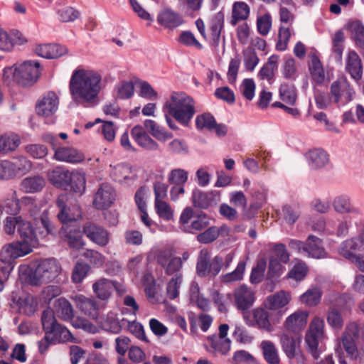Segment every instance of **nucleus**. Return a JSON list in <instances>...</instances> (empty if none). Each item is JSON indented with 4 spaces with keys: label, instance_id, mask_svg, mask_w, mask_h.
I'll use <instances>...</instances> for the list:
<instances>
[{
    "label": "nucleus",
    "instance_id": "obj_38",
    "mask_svg": "<svg viewBox=\"0 0 364 364\" xmlns=\"http://www.w3.org/2000/svg\"><path fill=\"white\" fill-rule=\"evenodd\" d=\"M263 356L268 364H279L280 359L275 345L270 341H263L260 344Z\"/></svg>",
    "mask_w": 364,
    "mask_h": 364
},
{
    "label": "nucleus",
    "instance_id": "obj_24",
    "mask_svg": "<svg viewBox=\"0 0 364 364\" xmlns=\"http://www.w3.org/2000/svg\"><path fill=\"white\" fill-rule=\"evenodd\" d=\"M157 21L160 25L168 29H173L183 23L182 16L170 9L161 11L158 14Z\"/></svg>",
    "mask_w": 364,
    "mask_h": 364
},
{
    "label": "nucleus",
    "instance_id": "obj_56",
    "mask_svg": "<svg viewBox=\"0 0 364 364\" xmlns=\"http://www.w3.org/2000/svg\"><path fill=\"white\" fill-rule=\"evenodd\" d=\"M188 173L183 168H174L168 174V181L171 185H185L188 181Z\"/></svg>",
    "mask_w": 364,
    "mask_h": 364
},
{
    "label": "nucleus",
    "instance_id": "obj_45",
    "mask_svg": "<svg viewBox=\"0 0 364 364\" xmlns=\"http://www.w3.org/2000/svg\"><path fill=\"white\" fill-rule=\"evenodd\" d=\"M282 215L287 223L292 225L301 215V207L298 203L287 204L282 207Z\"/></svg>",
    "mask_w": 364,
    "mask_h": 364
},
{
    "label": "nucleus",
    "instance_id": "obj_18",
    "mask_svg": "<svg viewBox=\"0 0 364 364\" xmlns=\"http://www.w3.org/2000/svg\"><path fill=\"white\" fill-rule=\"evenodd\" d=\"M224 27V14L221 11L216 13L210 19L209 25V36H207L210 46L218 48L221 38V32Z\"/></svg>",
    "mask_w": 364,
    "mask_h": 364
},
{
    "label": "nucleus",
    "instance_id": "obj_37",
    "mask_svg": "<svg viewBox=\"0 0 364 364\" xmlns=\"http://www.w3.org/2000/svg\"><path fill=\"white\" fill-rule=\"evenodd\" d=\"M46 185L43 177L33 176L24 178L21 182L22 190L26 193H36L41 191Z\"/></svg>",
    "mask_w": 364,
    "mask_h": 364
},
{
    "label": "nucleus",
    "instance_id": "obj_11",
    "mask_svg": "<svg viewBox=\"0 0 364 364\" xmlns=\"http://www.w3.org/2000/svg\"><path fill=\"white\" fill-rule=\"evenodd\" d=\"M341 256L346 259L364 257V229L355 237L343 241L338 249Z\"/></svg>",
    "mask_w": 364,
    "mask_h": 364
},
{
    "label": "nucleus",
    "instance_id": "obj_19",
    "mask_svg": "<svg viewBox=\"0 0 364 364\" xmlns=\"http://www.w3.org/2000/svg\"><path fill=\"white\" fill-rule=\"evenodd\" d=\"M332 205L335 212L338 214H352L353 215L362 214L361 209L355 206L353 203L351 198L346 194L336 196L333 200Z\"/></svg>",
    "mask_w": 364,
    "mask_h": 364
},
{
    "label": "nucleus",
    "instance_id": "obj_10",
    "mask_svg": "<svg viewBox=\"0 0 364 364\" xmlns=\"http://www.w3.org/2000/svg\"><path fill=\"white\" fill-rule=\"evenodd\" d=\"M330 93L333 103L343 107L353 100L355 92L346 78L341 77L331 84Z\"/></svg>",
    "mask_w": 364,
    "mask_h": 364
},
{
    "label": "nucleus",
    "instance_id": "obj_5",
    "mask_svg": "<svg viewBox=\"0 0 364 364\" xmlns=\"http://www.w3.org/2000/svg\"><path fill=\"white\" fill-rule=\"evenodd\" d=\"M40 65L36 61L28 60L21 64H14L3 70L4 84L11 86L17 83L21 86H30L34 84L39 75Z\"/></svg>",
    "mask_w": 364,
    "mask_h": 364
},
{
    "label": "nucleus",
    "instance_id": "obj_12",
    "mask_svg": "<svg viewBox=\"0 0 364 364\" xmlns=\"http://www.w3.org/2000/svg\"><path fill=\"white\" fill-rule=\"evenodd\" d=\"M22 202L28 206V210L30 216L36 222V225H38V222L39 220L47 235L53 234L55 232V228L50 223L48 218V210H44L43 212H41V210L36 203L35 200L31 197L23 198Z\"/></svg>",
    "mask_w": 364,
    "mask_h": 364
},
{
    "label": "nucleus",
    "instance_id": "obj_47",
    "mask_svg": "<svg viewBox=\"0 0 364 364\" xmlns=\"http://www.w3.org/2000/svg\"><path fill=\"white\" fill-rule=\"evenodd\" d=\"M132 168L125 164H119L113 167L111 171L112 178L119 183H123L130 178Z\"/></svg>",
    "mask_w": 364,
    "mask_h": 364
},
{
    "label": "nucleus",
    "instance_id": "obj_29",
    "mask_svg": "<svg viewBox=\"0 0 364 364\" xmlns=\"http://www.w3.org/2000/svg\"><path fill=\"white\" fill-rule=\"evenodd\" d=\"M125 321L126 318L119 319L116 314L110 311L103 318L101 324L105 331L118 334L125 328Z\"/></svg>",
    "mask_w": 364,
    "mask_h": 364
},
{
    "label": "nucleus",
    "instance_id": "obj_27",
    "mask_svg": "<svg viewBox=\"0 0 364 364\" xmlns=\"http://www.w3.org/2000/svg\"><path fill=\"white\" fill-rule=\"evenodd\" d=\"M304 255L315 259H321L326 257L322 241L314 235H309L306 241Z\"/></svg>",
    "mask_w": 364,
    "mask_h": 364
},
{
    "label": "nucleus",
    "instance_id": "obj_4",
    "mask_svg": "<svg viewBox=\"0 0 364 364\" xmlns=\"http://www.w3.org/2000/svg\"><path fill=\"white\" fill-rule=\"evenodd\" d=\"M164 113L171 114L178 122L188 126L196 113L193 99L183 92H173L163 105Z\"/></svg>",
    "mask_w": 364,
    "mask_h": 364
},
{
    "label": "nucleus",
    "instance_id": "obj_59",
    "mask_svg": "<svg viewBox=\"0 0 364 364\" xmlns=\"http://www.w3.org/2000/svg\"><path fill=\"white\" fill-rule=\"evenodd\" d=\"M291 36V29L289 27L281 26L279 28L278 41L276 43V49L279 51H284L287 50Z\"/></svg>",
    "mask_w": 364,
    "mask_h": 364
},
{
    "label": "nucleus",
    "instance_id": "obj_21",
    "mask_svg": "<svg viewBox=\"0 0 364 364\" xmlns=\"http://www.w3.org/2000/svg\"><path fill=\"white\" fill-rule=\"evenodd\" d=\"M306 161L312 170L324 168L329 162V156L326 151L316 148L310 149L304 154Z\"/></svg>",
    "mask_w": 364,
    "mask_h": 364
},
{
    "label": "nucleus",
    "instance_id": "obj_23",
    "mask_svg": "<svg viewBox=\"0 0 364 364\" xmlns=\"http://www.w3.org/2000/svg\"><path fill=\"white\" fill-rule=\"evenodd\" d=\"M235 301L237 309L246 311L255 301L253 291L245 285H242L235 290Z\"/></svg>",
    "mask_w": 364,
    "mask_h": 364
},
{
    "label": "nucleus",
    "instance_id": "obj_25",
    "mask_svg": "<svg viewBox=\"0 0 364 364\" xmlns=\"http://www.w3.org/2000/svg\"><path fill=\"white\" fill-rule=\"evenodd\" d=\"M71 173L72 172L70 171L58 166L48 173V178L50 182L55 186L67 189L70 186Z\"/></svg>",
    "mask_w": 364,
    "mask_h": 364
},
{
    "label": "nucleus",
    "instance_id": "obj_42",
    "mask_svg": "<svg viewBox=\"0 0 364 364\" xmlns=\"http://www.w3.org/2000/svg\"><path fill=\"white\" fill-rule=\"evenodd\" d=\"M14 258L7 259L6 255L2 254V250L0 251V291L4 289V281L8 278L9 274L14 267Z\"/></svg>",
    "mask_w": 364,
    "mask_h": 364
},
{
    "label": "nucleus",
    "instance_id": "obj_8",
    "mask_svg": "<svg viewBox=\"0 0 364 364\" xmlns=\"http://www.w3.org/2000/svg\"><path fill=\"white\" fill-rule=\"evenodd\" d=\"M324 328V320L321 317L315 316L311 321L309 330L306 333L305 342L308 350L315 360L319 358L318 344L325 336Z\"/></svg>",
    "mask_w": 364,
    "mask_h": 364
},
{
    "label": "nucleus",
    "instance_id": "obj_54",
    "mask_svg": "<svg viewBox=\"0 0 364 364\" xmlns=\"http://www.w3.org/2000/svg\"><path fill=\"white\" fill-rule=\"evenodd\" d=\"M232 336L238 343L247 344L252 343L254 336L241 324H235Z\"/></svg>",
    "mask_w": 364,
    "mask_h": 364
},
{
    "label": "nucleus",
    "instance_id": "obj_58",
    "mask_svg": "<svg viewBox=\"0 0 364 364\" xmlns=\"http://www.w3.org/2000/svg\"><path fill=\"white\" fill-rule=\"evenodd\" d=\"M328 324L335 330H340L343 325L342 316L338 310L334 307L330 308L326 313Z\"/></svg>",
    "mask_w": 364,
    "mask_h": 364
},
{
    "label": "nucleus",
    "instance_id": "obj_30",
    "mask_svg": "<svg viewBox=\"0 0 364 364\" xmlns=\"http://www.w3.org/2000/svg\"><path fill=\"white\" fill-rule=\"evenodd\" d=\"M74 300L77 307L85 315L94 319L97 318V304L94 299L87 298L83 295H76Z\"/></svg>",
    "mask_w": 364,
    "mask_h": 364
},
{
    "label": "nucleus",
    "instance_id": "obj_34",
    "mask_svg": "<svg viewBox=\"0 0 364 364\" xmlns=\"http://www.w3.org/2000/svg\"><path fill=\"white\" fill-rule=\"evenodd\" d=\"M55 312L60 319L68 321L73 318L74 310L71 304L64 298H59L55 302Z\"/></svg>",
    "mask_w": 364,
    "mask_h": 364
},
{
    "label": "nucleus",
    "instance_id": "obj_35",
    "mask_svg": "<svg viewBox=\"0 0 364 364\" xmlns=\"http://www.w3.org/2000/svg\"><path fill=\"white\" fill-rule=\"evenodd\" d=\"M291 299L289 293L280 291L267 298L265 306L272 310L278 309L287 305Z\"/></svg>",
    "mask_w": 364,
    "mask_h": 364
},
{
    "label": "nucleus",
    "instance_id": "obj_50",
    "mask_svg": "<svg viewBox=\"0 0 364 364\" xmlns=\"http://www.w3.org/2000/svg\"><path fill=\"white\" fill-rule=\"evenodd\" d=\"M349 30L356 46L364 48V26L359 21H354L349 25Z\"/></svg>",
    "mask_w": 364,
    "mask_h": 364
},
{
    "label": "nucleus",
    "instance_id": "obj_20",
    "mask_svg": "<svg viewBox=\"0 0 364 364\" xmlns=\"http://www.w3.org/2000/svg\"><path fill=\"white\" fill-rule=\"evenodd\" d=\"M192 200L193 205L201 209H207L220 200V194L216 191L203 192L196 189L193 191Z\"/></svg>",
    "mask_w": 364,
    "mask_h": 364
},
{
    "label": "nucleus",
    "instance_id": "obj_49",
    "mask_svg": "<svg viewBox=\"0 0 364 364\" xmlns=\"http://www.w3.org/2000/svg\"><path fill=\"white\" fill-rule=\"evenodd\" d=\"M76 193L82 195L86 188V179L84 173L72 171L70 186Z\"/></svg>",
    "mask_w": 364,
    "mask_h": 364
},
{
    "label": "nucleus",
    "instance_id": "obj_3",
    "mask_svg": "<svg viewBox=\"0 0 364 364\" xmlns=\"http://www.w3.org/2000/svg\"><path fill=\"white\" fill-rule=\"evenodd\" d=\"M20 272L26 275L28 284L41 286L55 280L62 272V267L56 259L51 257L36 261L32 268L21 266Z\"/></svg>",
    "mask_w": 364,
    "mask_h": 364
},
{
    "label": "nucleus",
    "instance_id": "obj_41",
    "mask_svg": "<svg viewBox=\"0 0 364 364\" xmlns=\"http://www.w3.org/2000/svg\"><path fill=\"white\" fill-rule=\"evenodd\" d=\"M20 142V137L17 134H4L0 137V152L13 151L19 146Z\"/></svg>",
    "mask_w": 364,
    "mask_h": 364
},
{
    "label": "nucleus",
    "instance_id": "obj_7",
    "mask_svg": "<svg viewBox=\"0 0 364 364\" xmlns=\"http://www.w3.org/2000/svg\"><path fill=\"white\" fill-rule=\"evenodd\" d=\"M211 218L207 214H193L191 208H184L180 215V228L185 232L195 234L206 229L210 224Z\"/></svg>",
    "mask_w": 364,
    "mask_h": 364
},
{
    "label": "nucleus",
    "instance_id": "obj_17",
    "mask_svg": "<svg viewBox=\"0 0 364 364\" xmlns=\"http://www.w3.org/2000/svg\"><path fill=\"white\" fill-rule=\"evenodd\" d=\"M59 98L53 91L46 93L38 100L36 106V110L38 115L48 117L53 115L58 110Z\"/></svg>",
    "mask_w": 364,
    "mask_h": 364
},
{
    "label": "nucleus",
    "instance_id": "obj_31",
    "mask_svg": "<svg viewBox=\"0 0 364 364\" xmlns=\"http://www.w3.org/2000/svg\"><path fill=\"white\" fill-rule=\"evenodd\" d=\"M309 314L306 311H296L285 321L286 328L291 332H299L306 324Z\"/></svg>",
    "mask_w": 364,
    "mask_h": 364
},
{
    "label": "nucleus",
    "instance_id": "obj_2",
    "mask_svg": "<svg viewBox=\"0 0 364 364\" xmlns=\"http://www.w3.org/2000/svg\"><path fill=\"white\" fill-rule=\"evenodd\" d=\"M101 75L94 70H75L69 82L73 101L77 105H95L101 90Z\"/></svg>",
    "mask_w": 364,
    "mask_h": 364
},
{
    "label": "nucleus",
    "instance_id": "obj_55",
    "mask_svg": "<svg viewBox=\"0 0 364 364\" xmlns=\"http://www.w3.org/2000/svg\"><path fill=\"white\" fill-rule=\"evenodd\" d=\"M65 237L70 247L75 249H80L85 245L82 233L76 230H65Z\"/></svg>",
    "mask_w": 364,
    "mask_h": 364
},
{
    "label": "nucleus",
    "instance_id": "obj_16",
    "mask_svg": "<svg viewBox=\"0 0 364 364\" xmlns=\"http://www.w3.org/2000/svg\"><path fill=\"white\" fill-rule=\"evenodd\" d=\"M82 232L90 240L100 247H105L109 242V232L92 223L85 224L82 227Z\"/></svg>",
    "mask_w": 364,
    "mask_h": 364
},
{
    "label": "nucleus",
    "instance_id": "obj_63",
    "mask_svg": "<svg viewBox=\"0 0 364 364\" xmlns=\"http://www.w3.org/2000/svg\"><path fill=\"white\" fill-rule=\"evenodd\" d=\"M308 267L304 262H299L294 265L288 273V277L297 282L302 281L306 276Z\"/></svg>",
    "mask_w": 364,
    "mask_h": 364
},
{
    "label": "nucleus",
    "instance_id": "obj_32",
    "mask_svg": "<svg viewBox=\"0 0 364 364\" xmlns=\"http://www.w3.org/2000/svg\"><path fill=\"white\" fill-rule=\"evenodd\" d=\"M92 289L99 299L106 300L110 296L114 289H115V282L105 278H102L93 284Z\"/></svg>",
    "mask_w": 364,
    "mask_h": 364
},
{
    "label": "nucleus",
    "instance_id": "obj_52",
    "mask_svg": "<svg viewBox=\"0 0 364 364\" xmlns=\"http://www.w3.org/2000/svg\"><path fill=\"white\" fill-rule=\"evenodd\" d=\"M281 343L283 350L287 356L289 358H294L296 355V346L299 341L287 334H283L281 336Z\"/></svg>",
    "mask_w": 364,
    "mask_h": 364
},
{
    "label": "nucleus",
    "instance_id": "obj_62",
    "mask_svg": "<svg viewBox=\"0 0 364 364\" xmlns=\"http://www.w3.org/2000/svg\"><path fill=\"white\" fill-rule=\"evenodd\" d=\"M156 212L164 220H171L173 218V210L166 201L154 202Z\"/></svg>",
    "mask_w": 364,
    "mask_h": 364
},
{
    "label": "nucleus",
    "instance_id": "obj_53",
    "mask_svg": "<svg viewBox=\"0 0 364 364\" xmlns=\"http://www.w3.org/2000/svg\"><path fill=\"white\" fill-rule=\"evenodd\" d=\"M181 274H176L168 282L166 287L167 296L173 300L176 299L179 295V289L182 284Z\"/></svg>",
    "mask_w": 364,
    "mask_h": 364
},
{
    "label": "nucleus",
    "instance_id": "obj_46",
    "mask_svg": "<svg viewBox=\"0 0 364 364\" xmlns=\"http://www.w3.org/2000/svg\"><path fill=\"white\" fill-rule=\"evenodd\" d=\"M322 292L318 287L309 289L300 296V301L308 306H315L321 301Z\"/></svg>",
    "mask_w": 364,
    "mask_h": 364
},
{
    "label": "nucleus",
    "instance_id": "obj_57",
    "mask_svg": "<svg viewBox=\"0 0 364 364\" xmlns=\"http://www.w3.org/2000/svg\"><path fill=\"white\" fill-rule=\"evenodd\" d=\"M216 125V121L214 117L210 113H204L198 115L196 118V126L198 129L213 130Z\"/></svg>",
    "mask_w": 364,
    "mask_h": 364
},
{
    "label": "nucleus",
    "instance_id": "obj_22",
    "mask_svg": "<svg viewBox=\"0 0 364 364\" xmlns=\"http://www.w3.org/2000/svg\"><path fill=\"white\" fill-rule=\"evenodd\" d=\"M56 205L60 211L58 214V218L63 224L68 222L75 221L81 218V210L78 205H74L73 210L68 208L65 203V196H60L56 200Z\"/></svg>",
    "mask_w": 364,
    "mask_h": 364
},
{
    "label": "nucleus",
    "instance_id": "obj_33",
    "mask_svg": "<svg viewBox=\"0 0 364 364\" xmlns=\"http://www.w3.org/2000/svg\"><path fill=\"white\" fill-rule=\"evenodd\" d=\"M346 70L355 80L362 77L363 68L361 60L355 51H350L346 60Z\"/></svg>",
    "mask_w": 364,
    "mask_h": 364
},
{
    "label": "nucleus",
    "instance_id": "obj_61",
    "mask_svg": "<svg viewBox=\"0 0 364 364\" xmlns=\"http://www.w3.org/2000/svg\"><path fill=\"white\" fill-rule=\"evenodd\" d=\"M58 19L62 22H73L80 16V12L72 6H66L57 11Z\"/></svg>",
    "mask_w": 364,
    "mask_h": 364
},
{
    "label": "nucleus",
    "instance_id": "obj_13",
    "mask_svg": "<svg viewBox=\"0 0 364 364\" xmlns=\"http://www.w3.org/2000/svg\"><path fill=\"white\" fill-rule=\"evenodd\" d=\"M343 350H345L348 356L351 360H355L360 357V353L355 344V339L350 337L348 334L342 336L341 342H338L335 348V354L338 363L347 364Z\"/></svg>",
    "mask_w": 364,
    "mask_h": 364
},
{
    "label": "nucleus",
    "instance_id": "obj_36",
    "mask_svg": "<svg viewBox=\"0 0 364 364\" xmlns=\"http://www.w3.org/2000/svg\"><path fill=\"white\" fill-rule=\"evenodd\" d=\"M228 232V228L226 226H221L217 228L216 226H211L208 228L205 231L197 235V240L203 244H208L215 241L220 235H223L225 232Z\"/></svg>",
    "mask_w": 364,
    "mask_h": 364
},
{
    "label": "nucleus",
    "instance_id": "obj_39",
    "mask_svg": "<svg viewBox=\"0 0 364 364\" xmlns=\"http://www.w3.org/2000/svg\"><path fill=\"white\" fill-rule=\"evenodd\" d=\"M250 7L243 1H236L232 5L230 23L235 26L239 21L246 20L250 15Z\"/></svg>",
    "mask_w": 364,
    "mask_h": 364
},
{
    "label": "nucleus",
    "instance_id": "obj_51",
    "mask_svg": "<svg viewBox=\"0 0 364 364\" xmlns=\"http://www.w3.org/2000/svg\"><path fill=\"white\" fill-rule=\"evenodd\" d=\"M344 33L339 30L336 32L333 38L332 51L334 55L335 60L341 63L342 61V55L343 51Z\"/></svg>",
    "mask_w": 364,
    "mask_h": 364
},
{
    "label": "nucleus",
    "instance_id": "obj_1",
    "mask_svg": "<svg viewBox=\"0 0 364 364\" xmlns=\"http://www.w3.org/2000/svg\"><path fill=\"white\" fill-rule=\"evenodd\" d=\"M4 230L10 235L17 231L21 238V240L6 244L2 247V254L8 259L23 257L38 245V238L33 226L21 215L6 217L4 220Z\"/></svg>",
    "mask_w": 364,
    "mask_h": 364
},
{
    "label": "nucleus",
    "instance_id": "obj_60",
    "mask_svg": "<svg viewBox=\"0 0 364 364\" xmlns=\"http://www.w3.org/2000/svg\"><path fill=\"white\" fill-rule=\"evenodd\" d=\"M125 328H127L128 331L138 339L146 343L149 342L145 335L144 327L140 323L136 322V321H130L127 319V321H125Z\"/></svg>",
    "mask_w": 364,
    "mask_h": 364
},
{
    "label": "nucleus",
    "instance_id": "obj_44",
    "mask_svg": "<svg viewBox=\"0 0 364 364\" xmlns=\"http://www.w3.org/2000/svg\"><path fill=\"white\" fill-rule=\"evenodd\" d=\"M246 262L244 260H240L235 270L231 272L227 273L221 276V282L224 284H230L235 282L240 281L243 279L244 273L245 271Z\"/></svg>",
    "mask_w": 364,
    "mask_h": 364
},
{
    "label": "nucleus",
    "instance_id": "obj_26",
    "mask_svg": "<svg viewBox=\"0 0 364 364\" xmlns=\"http://www.w3.org/2000/svg\"><path fill=\"white\" fill-rule=\"evenodd\" d=\"M53 158L58 161L77 164L83 160V155L74 148L60 146L55 149Z\"/></svg>",
    "mask_w": 364,
    "mask_h": 364
},
{
    "label": "nucleus",
    "instance_id": "obj_14",
    "mask_svg": "<svg viewBox=\"0 0 364 364\" xmlns=\"http://www.w3.org/2000/svg\"><path fill=\"white\" fill-rule=\"evenodd\" d=\"M245 323L250 327L257 326L267 331L272 330L268 312L263 308L254 309L252 312L244 311L242 314Z\"/></svg>",
    "mask_w": 364,
    "mask_h": 364
},
{
    "label": "nucleus",
    "instance_id": "obj_15",
    "mask_svg": "<svg viewBox=\"0 0 364 364\" xmlns=\"http://www.w3.org/2000/svg\"><path fill=\"white\" fill-rule=\"evenodd\" d=\"M115 197L113 187L108 183H102L95 195L93 205L99 210L107 209L114 201Z\"/></svg>",
    "mask_w": 364,
    "mask_h": 364
},
{
    "label": "nucleus",
    "instance_id": "obj_6",
    "mask_svg": "<svg viewBox=\"0 0 364 364\" xmlns=\"http://www.w3.org/2000/svg\"><path fill=\"white\" fill-rule=\"evenodd\" d=\"M41 323L45 334L50 336V341L55 343H65L73 340L70 331L60 324L50 308L45 309L41 315Z\"/></svg>",
    "mask_w": 364,
    "mask_h": 364
},
{
    "label": "nucleus",
    "instance_id": "obj_28",
    "mask_svg": "<svg viewBox=\"0 0 364 364\" xmlns=\"http://www.w3.org/2000/svg\"><path fill=\"white\" fill-rule=\"evenodd\" d=\"M36 53L44 58H58L68 52L67 48L58 44H44L36 46Z\"/></svg>",
    "mask_w": 364,
    "mask_h": 364
},
{
    "label": "nucleus",
    "instance_id": "obj_40",
    "mask_svg": "<svg viewBox=\"0 0 364 364\" xmlns=\"http://www.w3.org/2000/svg\"><path fill=\"white\" fill-rule=\"evenodd\" d=\"M210 255L207 250H202L198 257L196 272L200 277L210 275Z\"/></svg>",
    "mask_w": 364,
    "mask_h": 364
},
{
    "label": "nucleus",
    "instance_id": "obj_48",
    "mask_svg": "<svg viewBox=\"0 0 364 364\" xmlns=\"http://www.w3.org/2000/svg\"><path fill=\"white\" fill-rule=\"evenodd\" d=\"M279 96L285 103L294 105L296 101V92L294 85L283 83L279 87Z\"/></svg>",
    "mask_w": 364,
    "mask_h": 364
},
{
    "label": "nucleus",
    "instance_id": "obj_64",
    "mask_svg": "<svg viewBox=\"0 0 364 364\" xmlns=\"http://www.w3.org/2000/svg\"><path fill=\"white\" fill-rule=\"evenodd\" d=\"M284 267L277 259L271 257L269 259L267 271V278L275 279L279 278L284 272Z\"/></svg>",
    "mask_w": 364,
    "mask_h": 364
},
{
    "label": "nucleus",
    "instance_id": "obj_9",
    "mask_svg": "<svg viewBox=\"0 0 364 364\" xmlns=\"http://www.w3.org/2000/svg\"><path fill=\"white\" fill-rule=\"evenodd\" d=\"M228 330L229 326L223 323L218 327V334L207 336L206 343L204 345L207 351L214 354L227 355L231 348V341L227 337Z\"/></svg>",
    "mask_w": 364,
    "mask_h": 364
},
{
    "label": "nucleus",
    "instance_id": "obj_43",
    "mask_svg": "<svg viewBox=\"0 0 364 364\" xmlns=\"http://www.w3.org/2000/svg\"><path fill=\"white\" fill-rule=\"evenodd\" d=\"M309 57L311 60V64L309 65L311 77L314 81L318 83H321L323 81L325 77L322 64L315 53H310Z\"/></svg>",
    "mask_w": 364,
    "mask_h": 364
}]
</instances>
